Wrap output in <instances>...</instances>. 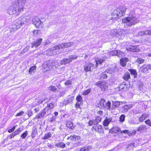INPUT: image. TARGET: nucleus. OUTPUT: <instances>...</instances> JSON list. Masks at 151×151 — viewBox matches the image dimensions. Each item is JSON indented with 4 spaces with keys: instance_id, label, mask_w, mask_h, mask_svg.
Wrapping results in <instances>:
<instances>
[{
    "instance_id": "1",
    "label": "nucleus",
    "mask_w": 151,
    "mask_h": 151,
    "mask_svg": "<svg viewBox=\"0 0 151 151\" xmlns=\"http://www.w3.org/2000/svg\"><path fill=\"white\" fill-rule=\"evenodd\" d=\"M29 20V17H25L24 15L20 17L18 19L13 21L12 22L10 32L16 31L17 29L22 26L23 24L28 22Z\"/></svg>"
},
{
    "instance_id": "2",
    "label": "nucleus",
    "mask_w": 151,
    "mask_h": 151,
    "mask_svg": "<svg viewBox=\"0 0 151 151\" xmlns=\"http://www.w3.org/2000/svg\"><path fill=\"white\" fill-rule=\"evenodd\" d=\"M139 19L133 11H132L128 17L122 19V22L124 24V27H128L134 25L138 22Z\"/></svg>"
},
{
    "instance_id": "3",
    "label": "nucleus",
    "mask_w": 151,
    "mask_h": 151,
    "mask_svg": "<svg viewBox=\"0 0 151 151\" xmlns=\"http://www.w3.org/2000/svg\"><path fill=\"white\" fill-rule=\"evenodd\" d=\"M78 42V41L77 40H76L73 42L63 43L53 47L52 49L53 50V53L56 52L57 54H58L61 53L62 51L60 50L57 52V50H60V49L69 47L73 45L76 46L77 45Z\"/></svg>"
},
{
    "instance_id": "4",
    "label": "nucleus",
    "mask_w": 151,
    "mask_h": 151,
    "mask_svg": "<svg viewBox=\"0 0 151 151\" xmlns=\"http://www.w3.org/2000/svg\"><path fill=\"white\" fill-rule=\"evenodd\" d=\"M55 63L52 60L45 61L42 65V70L44 72L48 71L52 69H54Z\"/></svg>"
},
{
    "instance_id": "5",
    "label": "nucleus",
    "mask_w": 151,
    "mask_h": 151,
    "mask_svg": "<svg viewBox=\"0 0 151 151\" xmlns=\"http://www.w3.org/2000/svg\"><path fill=\"white\" fill-rule=\"evenodd\" d=\"M127 9L124 6H119L114 10L112 14L119 17H121L125 14Z\"/></svg>"
},
{
    "instance_id": "6",
    "label": "nucleus",
    "mask_w": 151,
    "mask_h": 151,
    "mask_svg": "<svg viewBox=\"0 0 151 151\" xmlns=\"http://www.w3.org/2000/svg\"><path fill=\"white\" fill-rule=\"evenodd\" d=\"M111 103L110 101L106 102L105 100L102 99H101L99 104V106L101 109H106L110 110Z\"/></svg>"
},
{
    "instance_id": "7",
    "label": "nucleus",
    "mask_w": 151,
    "mask_h": 151,
    "mask_svg": "<svg viewBox=\"0 0 151 151\" xmlns=\"http://www.w3.org/2000/svg\"><path fill=\"white\" fill-rule=\"evenodd\" d=\"M50 111L51 110L50 109H49L48 107H45L43 110L42 112L37 114L36 116V118L37 119H40L41 118L45 115L48 116L50 114Z\"/></svg>"
},
{
    "instance_id": "8",
    "label": "nucleus",
    "mask_w": 151,
    "mask_h": 151,
    "mask_svg": "<svg viewBox=\"0 0 151 151\" xmlns=\"http://www.w3.org/2000/svg\"><path fill=\"white\" fill-rule=\"evenodd\" d=\"M130 87V85L128 82H124L120 84L119 88V90L125 91L129 89Z\"/></svg>"
},
{
    "instance_id": "9",
    "label": "nucleus",
    "mask_w": 151,
    "mask_h": 151,
    "mask_svg": "<svg viewBox=\"0 0 151 151\" xmlns=\"http://www.w3.org/2000/svg\"><path fill=\"white\" fill-rule=\"evenodd\" d=\"M96 85L103 91H106L108 88V84L104 81H99L96 83Z\"/></svg>"
},
{
    "instance_id": "10",
    "label": "nucleus",
    "mask_w": 151,
    "mask_h": 151,
    "mask_svg": "<svg viewBox=\"0 0 151 151\" xmlns=\"http://www.w3.org/2000/svg\"><path fill=\"white\" fill-rule=\"evenodd\" d=\"M77 57L75 55L69 56L68 58H64L61 61V64H65L68 63L73 60L76 59Z\"/></svg>"
},
{
    "instance_id": "11",
    "label": "nucleus",
    "mask_w": 151,
    "mask_h": 151,
    "mask_svg": "<svg viewBox=\"0 0 151 151\" xmlns=\"http://www.w3.org/2000/svg\"><path fill=\"white\" fill-rule=\"evenodd\" d=\"M32 23L36 27L39 28L42 24L40 19L37 17H34L32 19Z\"/></svg>"
},
{
    "instance_id": "12",
    "label": "nucleus",
    "mask_w": 151,
    "mask_h": 151,
    "mask_svg": "<svg viewBox=\"0 0 151 151\" xmlns=\"http://www.w3.org/2000/svg\"><path fill=\"white\" fill-rule=\"evenodd\" d=\"M101 118L99 116H97L95 119L91 120L88 122V124L89 126L92 125H96L98 124L101 121Z\"/></svg>"
},
{
    "instance_id": "13",
    "label": "nucleus",
    "mask_w": 151,
    "mask_h": 151,
    "mask_svg": "<svg viewBox=\"0 0 151 151\" xmlns=\"http://www.w3.org/2000/svg\"><path fill=\"white\" fill-rule=\"evenodd\" d=\"M140 69L142 72L147 73L148 70H151V65H145L141 67Z\"/></svg>"
},
{
    "instance_id": "14",
    "label": "nucleus",
    "mask_w": 151,
    "mask_h": 151,
    "mask_svg": "<svg viewBox=\"0 0 151 151\" xmlns=\"http://www.w3.org/2000/svg\"><path fill=\"white\" fill-rule=\"evenodd\" d=\"M42 39V38H39L36 40V41L32 42V43L31 46L32 48L35 47V48H37L41 44Z\"/></svg>"
},
{
    "instance_id": "15",
    "label": "nucleus",
    "mask_w": 151,
    "mask_h": 151,
    "mask_svg": "<svg viewBox=\"0 0 151 151\" xmlns=\"http://www.w3.org/2000/svg\"><path fill=\"white\" fill-rule=\"evenodd\" d=\"M113 56H117L118 57L122 58L124 56V53L120 50H116L113 51L112 52Z\"/></svg>"
},
{
    "instance_id": "16",
    "label": "nucleus",
    "mask_w": 151,
    "mask_h": 151,
    "mask_svg": "<svg viewBox=\"0 0 151 151\" xmlns=\"http://www.w3.org/2000/svg\"><path fill=\"white\" fill-rule=\"evenodd\" d=\"M127 49L128 51L134 52H138L139 50L137 46L132 45H129L127 47Z\"/></svg>"
},
{
    "instance_id": "17",
    "label": "nucleus",
    "mask_w": 151,
    "mask_h": 151,
    "mask_svg": "<svg viewBox=\"0 0 151 151\" xmlns=\"http://www.w3.org/2000/svg\"><path fill=\"white\" fill-rule=\"evenodd\" d=\"M94 66V65L91 63H87L84 65V70L86 72L90 71L91 68H93Z\"/></svg>"
},
{
    "instance_id": "18",
    "label": "nucleus",
    "mask_w": 151,
    "mask_h": 151,
    "mask_svg": "<svg viewBox=\"0 0 151 151\" xmlns=\"http://www.w3.org/2000/svg\"><path fill=\"white\" fill-rule=\"evenodd\" d=\"M74 99V97L73 96H69L64 101V104L65 105H67L68 104H71L73 103L72 101Z\"/></svg>"
},
{
    "instance_id": "19",
    "label": "nucleus",
    "mask_w": 151,
    "mask_h": 151,
    "mask_svg": "<svg viewBox=\"0 0 151 151\" xmlns=\"http://www.w3.org/2000/svg\"><path fill=\"white\" fill-rule=\"evenodd\" d=\"M111 131H109V132H111ZM111 132H129V130L127 129H125L123 131L121 130L120 128L117 127H114L111 129Z\"/></svg>"
},
{
    "instance_id": "20",
    "label": "nucleus",
    "mask_w": 151,
    "mask_h": 151,
    "mask_svg": "<svg viewBox=\"0 0 151 151\" xmlns=\"http://www.w3.org/2000/svg\"><path fill=\"white\" fill-rule=\"evenodd\" d=\"M105 59L106 58L104 57L101 58H98L96 59L95 61L96 63V64L95 67L97 68L99 64H101L105 60Z\"/></svg>"
},
{
    "instance_id": "21",
    "label": "nucleus",
    "mask_w": 151,
    "mask_h": 151,
    "mask_svg": "<svg viewBox=\"0 0 151 151\" xmlns=\"http://www.w3.org/2000/svg\"><path fill=\"white\" fill-rule=\"evenodd\" d=\"M70 138L71 140H72L73 141H75L76 142H77L78 143H79V141H80V137L79 136H77L73 135H71L70 136ZM70 137L68 139H69Z\"/></svg>"
},
{
    "instance_id": "22",
    "label": "nucleus",
    "mask_w": 151,
    "mask_h": 151,
    "mask_svg": "<svg viewBox=\"0 0 151 151\" xmlns=\"http://www.w3.org/2000/svg\"><path fill=\"white\" fill-rule=\"evenodd\" d=\"M112 118H106L103 122V124L105 127H107L110 122L112 121Z\"/></svg>"
},
{
    "instance_id": "23",
    "label": "nucleus",
    "mask_w": 151,
    "mask_h": 151,
    "mask_svg": "<svg viewBox=\"0 0 151 151\" xmlns=\"http://www.w3.org/2000/svg\"><path fill=\"white\" fill-rule=\"evenodd\" d=\"M94 130L98 132H102L103 131L101 126L96 125L93 127Z\"/></svg>"
},
{
    "instance_id": "24",
    "label": "nucleus",
    "mask_w": 151,
    "mask_h": 151,
    "mask_svg": "<svg viewBox=\"0 0 151 151\" xmlns=\"http://www.w3.org/2000/svg\"><path fill=\"white\" fill-rule=\"evenodd\" d=\"M120 61V64L123 67H124L126 65V63L128 61V59L126 58H121Z\"/></svg>"
},
{
    "instance_id": "25",
    "label": "nucleus",
    "mask_w": 151,
    "mask_h": 151,
    "mask_svg": "<svg viewBox=\"0 0 151 151\" xmlns=\"http://www.w3.org/2000/svg\"><path fill=\"white\" fill-rule=\"evenodd\" d=\"M139 35L142 36L144 35H151L150 30H147L145 31L140 32L138 33Z\"/></svg>"
},
{
    "instance_id": "26",
    "label": "nucleus",
    "mask_w": 151,
    "mask_h": 151,
    "mask_svg": "<svg viewBox=\"0 0 151 151\" xmlns=\"http://www.w3.org/2000/svg\"><path fill=\"white\" fill-rule=\"evenodd\" d=\"M112 106L111 107V106L110 110L114 109L120 105V102L119 101H112Z\"/></svg>"
},
{
    "instance_id": "27",
    "label": "nucleus",
    "mask_w": 151,
    "mask_h": 151,
    "mask_svg": "<svg viewBox=\"0 0 151 151\" xmlns=\"http://www.w3.org/2000/svg\"><path fill=\"white\" fill-rule=\"evenodd\" d=\"M66 125L68 128L73 129L74 128L73 123L70 121H67L66 122Z\"/></svg>"
},
{
    "instance_id": "28",
    "label": "nucleus",
    "mask_w": 151,
    "mask_h": 151,
    "mask_svg": "<svg viewBox=\"0 0 151 151\" xmlns=\"http://www.w3.org/2000/svg\"><path fill=\"white\" fill-rule=\"evenodd\" d=\"M148 116L147 114H142V116L139 118V120L140 122H142L144 120L146 119Z\"/></svg>"
},
{
    "instance_id": "29",
    "label": "nucleus",
    "mask_w": 151,
    "mask_h": 151,
    "mask_svg": "<svg viewBox=\"0 0 151 151\" xmlns=\"http://www.w3.org/2000/svg\"><path fill=\"white\" fill-rule=\"evenodd\" d=\"M107 73L105 72V71L100 75L99 76V79H106L107 78V75L106 74Z\"/></svg>"
},
{
    "instance_id": "30",
    "label": "nucleus",
    "mask_w": 151,
    "mask_h": 151,
    "mask_svg": "<svg viewBox=\"0 0 151 151\" xmlns=\"http://www.w3.org/2000/svg\"><path fill=\"white\" fill-rule=\"evenodd\" d=\"M136 131L133 132H136L137 131H141L145 130L146 129V127L143 125H140L138 128H137Z\"/></svg>"
},
{
    "instance_id": "31",
    "label": "nucleus",
    "mask_w": 151,
    "mask_h": 151,
    "mask_svg": "<svg viewBox=\"0 0 151 151\" xmlns=\"http://www.w3.org/2000/svg\"><path fill=\"white\" fill-rule=\"evenodd\" d=\"M46 98L42 97H38L36 99V102L38 104H40L45 101Z\"/></svg>"
},
{
    "instance_id": "32",
    "label": "nucleus",
    "mask_w": 151,
    "mask_h": 151,
    "mask_svg": "<svg viewBox=\"0 0 151 151\" xmlns=\"http://www.w3.org/2000/svg\"><path fill=\"white\" fill-rule=\"evenodd\" d=\"M129 70L130 72L132 75L134 76V78H136L137 76V73L135 70L132 69H129Z\"/></svg>"
},
{
    "instance_id": "33",
    "label": "nucleus",
    "mask_w": 151,
    "mask_h": 151,
    "mask_svg": "<svg viewBox=\"0 0 151 151\" xmlns=\"http://www.w3.org/2000/svg\"><path fill=\"white\" fill-rule=\"evenodd\" d=\"M55 146L57 147L61 148H63L65 146V145L63 142H60L57 143L55 144Z\"/></svg>"
},
{
    "instance_id": "34",
    "label": "nucleus",
    "mask_w": 151,
    "mask_h": 151,
    "mask_svg": "<svg viewBox=\"0 0 151 151\" xmlns=\"http://www.w3.org/2000/svg\"><path fill=\"white\" fill-rule=\"evenodd\" d=\"M117 29H114L111 30L110 32V35L116 37H117Z\"/></svg>"
},
{
    "instance_id": "35",
    "label": "nucleus",
    "mask_w": 151,
    "mask_h": 151,
    "mask_svg": "<svg viewBox=\"0 0 151 151\" xmlns=\"http://www.w3.org/2000/svg\"><path fill=\"white\" fill-rule=\"evenodd\" d=\"M130 74L128 73H126L123 76V78L125 81H127L130 78Z\"/></svg>"
},
{
    "instance_id": "36",
    "label": "nucleus",
    "mask_w": 151,
    "mask_h": 151,
    "mask_svg": "<svg viewBox=\"0 0 151 151\" xmlns=\"http://www.w3.org/2000/svg\"><path fill=\"white\" fill-rule=\"evenodd\" d=\"M91 147L89 145L84 147L81 149L80 151H88L91 150Z\"/></svg>"
},
{
    "instance_id": "37",
    "label": "nucleus",
    "mask_w": 151,
    "mask_h": 151,
    "mask_svg": "<svg viewBox=\"0 0 151 151\" xmlns=\"http://www.w3.org/2000/svg\"><path fill=\"white\" fill-rule=\"evenodd\" d=\"M114 69L113 68H109L106 70L105 72L107 73L111 74L114 73Z\"/></svg>"
},
{
    "instance_id": "38",
    "label": "nucleus",
    "mask_w": 151,
    "mask_h": 151,
    "mask_svg": "<svg viewBox=\"0 0 151 151\" xmlns=\"http://www.w3.org/2000/svg\"><path fill=\"white\" fill-rule=\"evenodd\" d=\"M52 136L50 133H47V134H45V136H44L42 139H46L49 138L50 137Z\"/></svg>"
},
{
    "instance_id": "39",
    "label": "nucleus",
    "mask_w": 151,
    "mask_h": 151,
    "mask_svg": "<svg viewBox=\"0 0 151 151\" xmlns=\"http://www.w3.org/2000/svg\"><path fill=\"white\" fill-rule=\"evenodd\" d=\"M77 102H79L81 103L83 102V98L80 95H78L76 98Z\"/></svg>"
},
{
    "instance_id": "40",
    "label": "nucleus",
    "mask_w": 151,
    "mask_h": 151,
    "mask_svg": "<svg viewBox=\"0 0 151 151\" xmlns=\"http://www.w3.org/2000/svg\"><path fill=\"white\" fill-rule=\"evenodd\" d=\"M48 90L53 91H55L57 90V88L55 86H51L48 88Z\"/></svg>"
},
{
    "instance_id": "41",
    "label": "nucleus",
    "mask_w": 151,
    "mask_h": 151,
    "mask_svg": "<svg viewBox=\"0 0 151 151\" xmlns=\"http://www.w3.org/2000/svg\"><path fill=\"white\" fill-rule=\"evenodd\" d=\"M36 68V67L35 66H34L30 67L29 69V74L32 73V72L34 71L35 70Z\"/></svg>"
},
{
    "instance_id": "42",
    "label": "nucleus",
    "mask_w": 151,
    "mask_h": 151,
    "mask_svg": "<svg viewBox=\"0 0 151 151\" xmlns=\"http://www.w3.org/2000/svg\"><path fill=\"white\" fill-rule=\"evenodd\" d=\"M55 106V103L51 102L46 107H48L49 109L53 108Z\"/></svg>"
},
{
    "instance_id": "43",
    "label": "nucleus",
    "mask_w": 151,
    "mask_h": 151,
    "mask_svg": "<svg viewBox=\"0 0 151 151\" xmlns=\"http://www.w3.org/2000/svg\"><path fill=\"white\" fill-rule=\"evenodd\" d=\"M135 145V144L134 142H132L128 145L127 146V148L130 149H133V147H134Z\"/></svg>"
},
{
    "instance_id": "44",
    "label": "nucleus",
    "mask_w": 151,
    "mask_h": 151,
    "mask_svg": "<svg viewBox=\"0 0 151 151\" xmlns=\"http://www.w3.org/2000/svg\"><path fill=\"white\" fill-rule=\"evenodd\" d=\"M91 89L90 88L84 91L83 92V94L84 95H88L91 92Z\"/></svg>"
},
{
    "instance_id": "45",
    "label": "nucleus",
    "mask_w": 151,
    "mask_h": 151,
    "mask_svg": "<svg viewBox=\"0 0 151 151\" xmlns=\"http://www.w3.org/2000/svg\"><path fill=\"white\" fill-rule=\"evenodd\" d=\"M125 116L124 114H122L119 118V121L120 122H123L125 120Z\"/></svg>"
},
{
    "instance_id": "46",
    "label": "nucleus",
    "mask_w": 151,
    "mask_h": 151,
    "mask_svg": "<svg viewBox=\"0 0 151 151\" xmlns=\"http://www.w3.org/2000/svg\"><path fill=\"white\" fill-rule=\"evenodd\" d=\"M123 33V31L121 29H117V37H118L119 36L122 35Z\"/></svg>"
},
{
    "instance_id": "47",
    "label": "nucleus",
    "mask_w": 151,
    "mask_h": 151,
    "mask_svg": "<svg viewBox=\"0 0 151 151\" xmlns=\"http://www.w3.org/2000/svg\"><path fill=\"white\" fill-rule=\"evenodd\" d=\"M128 110L129 107H128V105H125L123 107V110H122L123 112H127Z\"/></svg>"
},
{
    "instance_id": "48",
    "label": "nucleus",
    "mask_w": 151,
    "mask_h": 151,
    "mask_svg": "<svg viewBox=\"0 0 151 151\" xmlns=\"http://www.w3.org/2000/svg\"><path fill=\"white\" fill-rule=\"evenodd\" d=\"M26 114L28 115L29 117H30L33 114L32 111L31 110H28L26 113Z\"/></svg>"
},
{
    "instance_id": "49",
    "label": "nucleus",
    "mask_w": 151,
    "mask_h": 151,
    "mask_svg": "<svg viewBox=\"0 0 151 151\" xmlns=\"http://www.w3.org/2000/svg\"><path fill=\"white\" fill-rule=\"evenodd\" d=\"M144 61V60L141 58H138L137 60V62L139 64L142 63Z\"/></svg>"
},
{
    "instance_id": "50",
    "label": "nucleus",
    "mask_w": 151,
    "mask_h": 151,
    "mask_svg": "<svg viewBox=\"0 0 151 151\" xmlns=\"http://www.w3.org/2000/svg\"><path fill=\"white\" fill-rule=\"evenodd\" d=\"M138 85L139 86V89L141 90V89H142V86H143V83L141 81H139L138 83Z\"/></svg>"
},
{
    "instance_id": "51",
    "label": "nucleus",
    "mask_w": 151,
    "mask_h": 151,
    "mask_svg": "<svg viewBox=\"0 0 151 151\" xmlns=\"http://www.w3.org/2000/svg\"><path fill=\"white\" fill-rule=\"evenodd\" d=\"M81 104V103L79 102H77L76 103L75 105V108L76 109H80V104Z\"/></svg>"
},
{
    "instance_id": "52",
    "label": "nucleus",
    "mask_w": 151,
    "mask_h": 151,
    "mask_svg": "<svg viewBox=\"0 0 151 151\" xmlns=\"http://www.w3.org/2000/svg\"><path fill=\"white\" fill-rule=\"evenodd\" d=\"M72 84V81L71 80H68L66 81L64 83L66 86H68L71 85Z\"/></svg>"
},
{
    "instance_id": "53",
    "label": "nucleus",
    "mask_w": 151,
    "mask_h": 151,
    "mask_svg": "<svg viewBox=\"0 0 151 151\" xmlns=\"http://www.w3.org/2000/svg\"><path fill=\"white\" fill-rule=\"evenodd\" d=\"M56 120V118L55 117L53 116L52 117L49 119V121L52 122H55Z\"/></svg>"
},
{
    "instance_id": "54",
    "label": "nucleus",
    "mask_w": 151,
    "mask_h": 151,
    "mask_svg": "<svg viewBox=\"0 0 151 151\" xmlns=\"http://www.w3.org/2000/svg\"><path fill=\"white\" fill-rule=\"evenodd\" d=\"M145 122L146 124L151 127V123L150 119H148L145 121Z\"/></svg>"
},
{
    "instance_id": "55",
    "label": "nucleus",
    "mask_w": 151,
    "mask_h": 151,
    "mask_svg": "<svg viewBox=\"0 0 151 151\" xmlns=\"http://www.w3.org/2000/svg\"><path fill=\"white\" fill-rule=\"evenodd\" d=\"M27 133H23L21 135V137L23 139H24L27 136Z\"/></svg>"
},
{
    "instance_id": "56",
    "label": "nucleus",
    "mask_w": 151,
    "mask_h": 151,
    "mask_svg": "<svg viewBox=\"0 0 151 151\" xmlns=\"http://www.w3.org/2000/svg\"><path fill=\"white\" fill-rule=\"evenodd\" d=\"M17 127V125H15L12 128L10 129V132H12L14 131Z\"/></svg>"
},
{
    "instance_id": "57",
    "label": "nucleus",
    "mask_w": 151,
    "mask_h": 151,
    "mask_svg": "<svg viewBox=\"0 0 151 151\" xmlns=\"http://www.w3.org/2000/svg\"><path fill=\"white\" fill-rule=\"evenodd\" d=\"M24 114V112L23 111H21L20 112L18 113L17 114L16 116H19L23 115Z\"/></svg>"
},
{
    "instance_id": "58",
    "label": "nucleus",
    "mask_w": 151,
    "mask_h": 151,
    "mask_svg": "<svg viewBox=\"0 0 151 151\" xmlns=\"http://www.w3.org/2000/svg\"><path fill=\"white\" fill-rule=\"evenodd\" d=\"M125 134L127 133V134L129 136H131L132 135L135 134L136 133H124Z\"/></svg>"
},
{
    "instance_id": "59",
    "label": "nucleus",
    "mask_w": 151,
    "mask_h": 151,
    "mask_svg": "<svg viewBox=\"0 0 151 151\" xmlns=\"http://www.w3.org/2000/svg\"><path fill=\"white\" fill-rule=\"evenodd\" d=\"M29 46H27L23 50V51L25 52H27L29 49Z\"/></svg>"
},
{
    "instance_id": "60",
    "label": "nucleus",
    "mask_w": 151,
    "mask_h": 151,
    "mask_svg": "<svg viewBox=\"0 0 151 151\" xmlns=\"http://www.w3.org/2000/svg\"><path fill=\"white\" fill-rule=\"evenodd\" d=\"M103 113L102 111H98L97 112V114L101 116L103 114Z\"/></svg>"
},
{
    "instance_id": "61",
    "label": "nucleus",
    "mask_w": 151,
    "mask_h": 151,
    "mask_svg": "<svg viewBox=\"0 0 151 151\" xmlns=\"http://www.w3.org/2000/svg\"><path fill=\"white\" fill-rule=\"evenodd\" d=\"M39 32L38 30H35L33 31V34L35 35H37L38 34Z\"/></svg>"
},
{
    "instance_id": "62",
    "label": "nucleus",
    "mask_w": 151,
    "mask_h": 151,
    "mask_svg": "<svg viewBox=\"0 0 151 151\" xmlns=\"http://www.w3.org/2000/svg\"><path fill=\"white\" fill-rule=\"evenodd\" d=\"M40 110L39 107H37L34 109L35 112L37 113Z\"/></svg>"
},
{
    "instance_id": "63",
    "label": "nucleus",
    "mask_w": 151,
    "mask_h": 151,
    "mask_svg": "<svg viewBox=\"0 0 151 151\" xmlns=\"http://www.w3.org/2000/svg\"><path fill=\"white\" fill-rule=\"evenodd\" d=\"M37 133H32V136L33 138H34L35 137V135H36Z\"/></svg>"
},
{
    "instance_id": "64",
    "label": "nucleus",
    "mask_w": 151,
    "mask_h": 151,
    "mask_svg": "<svg viewBox=\"0 0 151 151\" xmlns=\"http://www.w3.org/2000/svg\"><path fill=\"white\" fill-rule=\"evenodd\" d=\"M133 106V105L132 104H130L128 105V107H129V109L130 108H132Z\"/></svg>"
}]
</instances>
